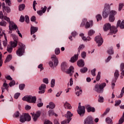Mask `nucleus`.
<instances>
[{"instance_id": "obj_5", "label": "nucleus", "mask_w": 124, "mask_h": 124, "mask_svg": "<svg viewBox=\"0 0 124 124\" xmlns=\"http://www.w3.org/2000/svg\"><path fill=\"white\" fill-rule=\"evenodd\" d=\"M51 59L52 60L54 63L52 61H50L48 62L50 67H53L54 65L57 66L59 63V59H58V57L55 55H53L51 56Z\"/></svg>"}, {"instance_id": "obj_31", "label": "nucleus", "mask_w": 124, "mask_h": 124, "mask_svg": "<svg viewBox=\"0 0 124 124\" xmlns=\"http://www.w3.org/2000/svg\"><path fill=\"white\" fill-rule=\"evenodd\" d=\"M3 12H7V13H10V12L11 11V10L10 9V8L9 7H6L4 9H3Z\"/></svg>"}, {"instance_id": "obj_33", "label": "nucleus", "mask_w": 124, "mask_h": 124, "mask_svg": "<svg viewBox=\"0 0 124 124\" xmlns=\"http://www.w3.org/2000/svg\"><path fill=\"white\" fill-rule=\"evenodd\" d=\"M124 87L122 89L120 94L117 96V98H122V97L124 96Z\"/></svg>"}, {"instance_id": "obj_13", "label": "nucleus", "mask_w": 124, "mask_h": 124, "mask_svg": "<svg viewBox=\"0 0 124 124\" xmlns=\"http://www.w3.org/2000/svg\"><path fill=\"white\" fill-rule=\"evenodd\" d=\"M84 124H93V119L92 116L87 117L84 122Z\"/></svg>"}, {"instance_id": "obj_1", "label": "nucleus", "mask_w": 124, "mask_h": 124, "mask_svg": "<svg viewBox=\"0 0 124 124\" xmlns=\"http://www.w3.org/2000/svg\"><path fill=\"white\" fill-rule=\"evenodd\" d=\"M103 29L104 31H109V30H110V32L108 33L109 35L115 34V33H117L118 32L117 28L114 26L112 27L110 23H106L105 24Z\"/></svg>"}, {"instance_id": "obj_34", "label": "nucleus", "mask_w": 124, "mask_h": 124, "mask_svg": "<svg viewBox=\"0 0 124 124\" xmlns=\"http://www.w3.org/2000/svg\"><path fill=\"white\" fill-rule=\"evenodd\" d=\"M62 68L63 69H66L67 68V63L66 62H63L61 64Z\"/></svg>"}, {"instance_id": "obj_20", "label": "nucleus", "mask_w": 124, "mask_h": 124, "mask_svg": "<svg viewBox=\"0 0 124 124\" xmlns=\"http://www.w3.org/2000/svg\"><path fill=\"white\" fill-rule=\"evenodd\" d=\"M66 73L67 74H69L70 76H72V75L74 73V67L71 66L69 69L67 71Z\"/></svg>"}, {"instance_id": "obj_63", "label": "nucleus", "mask_w": 124, "mask_h": 124, "mask_svg": "<svg viewBox=\"0 0 124 124\" xmlns=\"http://www.w3.org/2000/svg\"><path fill=\"white\" fill-rule=\"evenodd\" d=\"M25 22L27 24H29V23L30 22V18L29 17V16H25Z\"/></svg>"}, {"instance_id": "obj_19", "label": "nucleus", "mask_w": 124, "mask_h": 124, "mask_svg": "<svg viewBox=\"0 0 124 124\" xmlns=\"http://www.w3.org/2000/svg\"><path fill=\"white\" fill-rule=\"evenodd\" d=\"M78 57H79V54H75L73 57L71 58L70 62H77L78 60Z\"/></svg>"}, {"instance_id": "obj_27", "label": "nucleus", "mask_w": 124, "mask_h": 124, "mask_svg": "<svg viewBox=\"0 0 124 124\" xmlns=\"http://www.w3.org/2000/svg\"><path fill=\"white\" fill-rule=\"evenodd\" d=\"M63 106L65 109H72V107H71V105L69 104L68 102H66L64 105Z\"/></svg>"}, {"instance_id": "obj_50", "label": "nucleus", "mask_w": 124, "mask_h": 124, "mask_svg": "<svg viewBox=\"0 0 124 124\" xmlns=\"http://www.w3.org/2000/svg\"><path fill=\"white\" fill-rule=\"evenodd\" d=\"M38 68H39L40 69V71H42V70H44V67H43V64H40L38 66Z\"/></svg>"}, {"instance_id": "obj_48", "label": "nucleus", "mask_w": 124, "mask_h": 124, "mask_svg": "<svg viewBox=\"0 0 124 124\" xmlns=\"http://www.w3.org/2000/svg\"><path fill=\"white\" fill-rule=\"evenodd\" d=\"M70 121H71V119H70V120L67 119V120H65V121H62L61 123V124H69V122H70Z\"/></svg>"}, {"instance_id": "obj_4", "label": "nucleus", "mask_w": 124, "mask_h": 124, "mask_svg": "<svg viewBox=\"0 0 124 124\" xmlns=\"http://www.w3.org/2000/svg\"><path fill=\"white\" fill-rule=\"evenodd\" d=\"M19 47L18 50H16V55H17L18 57H22L25 53L26 45H24L23 43H19Z\"/></svg>"}, {"instance_id": "obj_28", "label": "nucleus", "mask_w": 124, "mask_h": 124, "mask_svg": "<svg viewBox=\"0 0 124 124\" xmlns=\"http://www.w3.org/2000/svg\"><path fill=\"white\" fill-rule=\"evenodd\" d=\"M107 53L108 55H113L114 54V50H113V47H110L108 48L107 50Z\"/></svg>"}, {"instance_id": "obj_47", "label": "nucleus", "mask_w": 124, "mask_h": 124, "mask_svg": "<svg viewBox=\"0 0 124 124\" xmlns=\"http://www.w3.org/2000/svg\"><path fill=\"white\" fill-rule=\"evenodd\" d=\"M122 103V101L121 100H118L117 101H115V106H119L120 104Z\"/></svg>"}, {"instance_id": "obj_41", "label": "nucleus", "mask_w": 124, "mask_h": 124, "mask_svg": "<svg viewBox=\"0 0 124 124\" xmlns=\"http://www.w3.org/2000/svg\"><path fill=\"white\" fill-rule=\"evenodd\" d=\"M95 31L93 30H90L88 31V35H90V36H92L93 34H94Z\"/></svg>"}, {"instance_id": "obj_57", "label": "nucleus", "mask_w": 124, "mask_h": 124, "mask_svg": "<svg viewBox=\"0 0 124 124\" xmlns=\"http://www.w3.org/2000/svg\"><path fill=\"white\" fill-rule=\"evenodd\" d=\"M124 122V117L122 116L119 121V123L121 124H123Z\"/></svg>"}, {"instance_id": "obj_32", "label": "nucleus", "mask_w": 124, "mask_h": 124, "mask_svg": "<svg viewBox=\"0 0 124 124\" xmlns=\"http://www.w3.org/2000/svg\"><path fill=\"white\" fill-rule=\"evenodd\" d=\"M117 14V12L115 10L109 11V16H114Z\"/></svg>"}, {"instance_id": "obj_21", "label": "nucleus", "mask_w": 124, "mask_h": 124, "mask_svg": "<svg viewBox=\"0 0 124 124\" xmlns=\"http://www.w3.org/2000/svg\"><path fill=\"white\" fill-rule=\"evenodd\" d=\"M46 10H47V7L45 6L44 8L42 9V10H39L37 12V13L40 16H42L43 13H45L46 12Z\"/></svg>"}, {"instance_id": "obj_30", "label": "nucleus", "mask_w": 124, "mask_h": 124, "mask_svg": "<svg viewBox=\"0 0 124 124\" xmlns=\"http://www.w3.org/2000/svg\"><path fill=\"white\" fill-rule=\"evenodd\" d=\"M106 122L107 123V124H113V122L112 121V119H111L110 117H107L106 118Z\"/></svg>"}, {"instance_id": "obj_24", "label": "nucleus", "mask_w": 124, "mask_h": 124, "mask_svg": "<svg viewBox=\"0 0 124 124\" xmlns=\"http://www.w3.org/2000/svg\"><path fill=\"white\" fill-rule=\"evenodd\" d=\"M48 116H49V117H51L52 116H55V117H58V114L55 113V111H54L53 110L50 109L48 111Z\"/></svg>"}, {"instance_id": "obj_40", "label": "nucleus", "mask_w": 124, "mask_h": 124, "mask_svg": "<svg viewBox=\"0 0 124 124\" xmlns=\"http://www.w3.org/2000/svg\"><path fill=\"white\" fill-rule=\"evenodd\" d=\"M124 6V3H120L119 4V11H121L123 9V7Z\"/></svg>"}, {"instance_id": "obj_53", "label": "nucleus", "mask_w": 124, "mask_h": 124, "mask_svg": "<svg viewBox=\"0 0 124 124\" xmlns=\"http://www.w3.org/2000/svg\"><path fill=\"white\" fill-rule=\"evenodd\" d=\"M16 84L15 81V80H12L9 83V85L10 87H13V86H14Z\"/></svg>"}, {"instance_id": "obj_52", "label": "nucleus", "mask_w": 124, "mask_h": 124, "mask_svg": "<svg viewBox=\"0 0 124 124\" xmlns=\"http://www.w3.org/2000/svg\"><path fill=\"white\" fill-rule=\"evenodd\" d=\"M5 40L3 41V45L4 47H6L7 46V39H6V37H5Z\"/></svg>"}, {"instance_id": "obj_39", "label": "nucleus", "mask_w": 124, "mask_h": 124, "mask_svg": "<svg viewBox=\"0 0 124 124\" xmlns=\"http://www.w3.org/2000/svg\"><path fill=\"white\" fill-rule=\"evenodd\" d=\"M110 111V108H107L104 113L102 115V117H104L106 115H107V113H109Z\"/></svg>"}, {"instance_id": "obj_42", "label": "nucleus", "mask_w": 124, "mask_h": 124, "mask_svg": "<svg viewBox=\"0 0 124 124\" xmlns=\"http://www.w3.org/2000/svg\"><path fill=\"white\" fill-rule=\"evenodd\" d=\"M87 71H88V68L87 67H84L80 69V72H81V73H86Z\"/></svg>"}, {"instance_id": "obj_10", "label": "nucleus", "mask_w": 124, "mask_h": 124, "mask_svg": "<svg viewBox=\"0 0 124 124\" xmlns=\"http://www.w3.org/2000/svg\"><path fill=\"white\" fill-rule=\"evenodd\" d=\"M95 41L97 44V46H98V47L101 46L103 43V39L100 35L96 36L95 37Z\"/></svg>"}, {"instance_id": "obj_11", "label": "nucleus", "mask_w": 124, "mask_h": 124, "mask_svg": "<svg viewBox=\"0 0 124 124\" xmlns=\"http://www.w3.org/2000/svg\"><path fill=\"white\" fill-rule=\"evenodd\" d=\"M78 108V114H79L80 116H84V115L85 114V112H86V110H85V107L79 105Z\"/></svg>"}, {"instance_id": "obj_29", "label": "nucleus", "mask_w": 124, "mask_h": 124, "mask_svg": "<svg viewBox=\"0 0 124 124\" xmlns=\"http://www.w3.org/2000/svg\"><path fill=\"white\" fill-rule=\"evenodd\" d=\"M11 59H12V55H9L7 56L6 59L5 61V63L6 62H9L10 61H11Z\"/></svg>"}, {"instance_id": "obj_16", "label": "nucleus", "mask_w": 124, "mask_h": 124, "mask_svg": "<svg viewBox=\"0 0 124 124\" xmlns=\"http://www.w3.org/2000/svg\"><path fill=\"white\" fill-rule=\"evenodd\" d=\"M117 28H119V27L121 29V30H123L124 29V20L122 21V22L121 21V20H119L117 21Z\"/></svg>"}, {"instance_id": "obj_60", "label": "nucleus", "mask_w": 124, "mask_h": 124, "mask_svg": "<svg viewBox=\"0 0 124 124\" xmlns=\"http://www.w3.org/2000/svg\"><path fill=\"white\" fill-rule=\"evenodd\" d=\"M44 124H53V123H52V122H51L50 120H46L44 122Z\"/></svg>"}, {"instance_id": "obj_12", "label": "nucleus", "mask_w": 124, "mask_h": 124, "mask_svg": "<svg viewBox=\"0 0 124 124\" xmlns=\"http://www.w3.org/2000/svg\"><path fill=\"white\" fill-rule=\"evenodd\" d=\"M31 115H32V117H33V120L34 122H36L37 121V119L40 117V115H41V112L40 111H37L34 114V112L31 113Z\"/></svg>"}, {"instance_id": "obj_15", "label": "nucleus", "mask_w": 124, "mask_h": 124, "mask_svg": "<svg viewBox=\"0 0 124 124\" xmlns=\"http://www.w3.org/2000/svg\"><path fill=\"white\" fill-rule=\"evenodd\" d=\"M85 108L86 110H87V112L88 113H90V112H92V113H94V112H95V108H94L93 107H92L90 105H86Z\"/></svg>"}, {"instance_id": "obj_8", "label": "nucleus", "mask_w": 124, "mask_h": 124, "mask_svg": "<svg viewBox=\"0 0 124 124\" xmlns=\"http://www.w3.org/2000/svg\"><path fill=\"white\" fill-rule=\"evenodd\" d=\"M31 120V117L28 113H24L20 116V122L21 123H25V122H30Z\"/></svg>"}, {"instance_id": "obj_35", "label": "nucleus", "mask_w": 124, "mask_h": 124, "mask_svg": "<svg viewBox=\"0 0 124 124\" xmlns=\"http://www.w3.org/2000/svg\"><path fill=\"white\" fill-rule=\"evenodd\" d=\"M11 46L14 48L17 46V41H15L14 42H11Z\"/></svg>"}, {"instance_id": "obj_59", "label": "nucleus", "mask_w": 124, "mask_h": 124, "mask_svg": "<svg viewBox=\"0 0 124 124\" xmlns=\"http://www.w3.org/2000/svg\"><path fill=\"white\" fill-rule=\"evenodd\" d=\"M43 83L45 84H48L49 83V79L47 78H44L43 80Z\"/></svg>"}, {"instance_id": "obj_38", "label": "nucleus", "mask_w": 124, "mask_h": 124, "mask_svg": "<svg viewBox=\"0 0 124 124\" xmlns=\"http://www.w3.org/2000/svg\"><path fill=\"white\" fill-rule=\"evenodd\" d=\"M96 19H97V22L99 21H101L102 20V16L100 15H97L96 16Z\"/></svg>"}, {"instance_id": "obj_9", "label": "nucleus", "mask_w": 124, "mask_h": 124, "mask_svg": "<svg viewBox=\"0 0 124 124\" xmlns=\"http://www.w3.org/2000/svg\"><path fill=\"white\" fill-rule=\"evenodd\" d=\"M119 76H120V74L119 73V71L117 70H115V72H114V78H113L111 81V87L112 89H114L115 88L116 82H117V79L118 78H119Z\"/></svg>"}, {"instance_id": "obj_54", "label": "nucleus", "mask_w": 124, "mask_h": 124, "mask_svg": "<svg viewBox=\"0 0 124 124\" xmlns=\"http://www.w3.org/2000/svg\"><path fill=\"white\" fill-rule=\"evenodd\" d=\"M0 26H2V27H5L6 26V22L4 21H2L0 22Z\"/></svg>"}, {"instance_id": "obj_49", "label": "nucleus", "mask_w": 124, "mask_h": 124, "mask_svg": "<svg viewBox=\"0 0 124 124\" xmlns=\"http://www.w3.org/2000/svg\"><path fill=\"white\" fill-rule=\"evenodd\" d=\"M101 74V73H100V72H98V74L96 78V81H99V80H100V74Z\"/></svg>"}, {"instance_id": "obj_56", "label": "nucleus", "mask_w": 124, "mask_h": 124, "mask_svg": "<svg viewBox=\"0 0 124 124\" xmlns=\"http://www.w3.org/2000/svg\"><path fill=\"white\" fill-rule=\"evenodd\" d=\"M82 90H79V91H77V92L76 93V94L78 96H79L80 94H82Z\"/></svg>"}, {"instance_id": "obj_64", "label": "nucleus", "mask_w": 124, "mask_h": 124, "mask_svg": "<svg viewBox=\"0 0 124 124\" xmlns=\"http://www.w3.org/2000/svg\"><path fill=\"white\" fill-rule=\"evenodd\" d=\"M79 35H80V36H81V37L82 39H83V40H84V41L87 40V38L84 36V34L81 33L79 34Z\"/></svg>"}, {"instance_id": "obj_7", "label": "nucleus", "mask_w": 124, "mask_h": 124, "mask_svg": "<svg viewBox=\"0 0 124 124\" xmlns=\"http://www.w3.org/2000/svg\"><path fill=\"white\" fill-rule=\"evenodd\" d=\"M93 20H91L89 22V21L87 20V19L85 18L82 20L80 26L83 27V26H85L86 29H89L91 27H93Z\"/></svg>"}, {"instance_id": "obj_22", "label": "nucleus", "mask_w": 124, "mask_h": 124, "mask_svg": "<svg viewBox=\"0 0 124 124\" xmlns=\"http://www.w3.org/2000/svg\"><path fill=\"white\" fill-rule=\"evenodd\" d=\"M38 31V28L37 27H34L32 26V25L31 26V34H33L34 33H35L36 31Z\"/></svg>"}, {"instance_id": "obj_6", "label": "nucleus", "mask_w": 124, "mask_h": 124, "mask_svg": "<svg viewBox=\"0 0 124 124\" xmlns=\"http://www.w3.org/2000/svg\"><path fill=\"white\" fill-rule=\"evenodd\" d=\"M23 101H27L29 103H35L36 102V97L32 96H24L22 98Z\"/></svg>"}, {"instance_id": "obj_37", "label": "nucleus", "mask_w": 124, "mask_h": 124, "mask_svg": "<svg viewBox=\"0 0 124 124\" xmlns=\"http://www.w3.org/2000/svg\"><path fill=\"white\" fill-rule=\"evenodd\" d=\"M108 20L109 22H113L115 21V16H109L108 17Z\"/></svg>"}, {"instance_id": "obj_51", "label": "nucleus", "mask_w": 124, "mask_h": 124, "mask_svg": "<svg viewBox=\"0 0 124 124\" xmlns=\"http://www.w3.org/2000/svg\"><path fill=\"white\" fill-rule=\"evenodd\" d=\"M98 101H99V102L102 103V102H103L104 101V98H103V97L99 96V99H98Z\"/></svg>"}, {"instance_id": "obj_17", "label": "nucleus", "mask_w": 124, "mask_h": 124, "mask_svg": "<svg viewBox=\"0 0 124 124\" xmlns=\"http://www.w3.org/2000/svg\"><path fill=\"white\" fill-rule=\"evenodd\" d=\"M46 89V85L45 84H42L39 88V93H45V89Z\"/></svg>"}, {"instance_id": "obj_62", "label": "nucleus", "mask_w": 124, "mask_h": 124, "mask_svg": "<svg viewBox=\"0 0 124 124\" xmlns=\"http://www.w3.org/2000/svg\"><path fill=\"white\" fill-rule=\"evenodd\" d=\"M95 71H96V69L95 68L91 71V74L93 76H95Z\"/></svg>"}, {"instance_id": "obj_23", "label": "nucleus", "mask_w": 124, "mask_h": 124, "mask_svg": "<svg viewBox=\"0 0 124 124\" xmlns=\"http://www.w3.org/2000/svg\"><path fill=\"white\" fill-rule=\"evenodd\" d=\"M77 65L79 67H83L85 66V62H84V61L82 60L78 61L77 62Z\"/></svg>"}, {"instance_id": "obj_45", "label": "nucleus", "mask_w": 124, "mask_h": 124, "mask_svg": "<svg viewBox=\"0 0 124 124\" xmlns=\"http://www.w3.org/2000/svg\"><path fill=\"white\" fill-rule=\"evenodd\" d=\"M55 55H60L61 53V50H60V48H57L55 50Z\"/></svg>"}, {"instance_id": "obj_46", "label": "nucleus", "mask_w": 124, "mask_h": 124, "mask_svg": "<svg viewBox=\"0 0 124 124\" xmlns=\"http://www.w3.org/2000/svg\"><path fill=\"white\" fill-rule=\"evenodd\" d=\"M56 82V80H55V79H52L51 81V88H54V87H55V83Z\"/></svg>"}, {"instance_id": "obj_61", "label": "nucleus", "mask_w": 124, "mask_h": 124, "mask_svg": "<svg viewBox=\"0 0 124 124\" xmlns=\"http://www.w3.org/2000/svg\"><path fill=\"white\" fill-rule=\"evenodd\" d=\"M21 93H16L15 95H14V97L16 99H17L18 97H19Z\"/></svg>"}, {"instance_id": "obj_3", "label": "nucleus", "mask_w": 124, "mask_h": 124, "mask_svg": "<svg viewBox=\"0 0 124 124\" xmlns=\"http://www.w3.org/2000/svg\"><path fill=\"white\" fill-rule=\"evenodd\" d=\"M111 9V7L108 4H105V7L104 9V11H103L102 16L104 19H106L108 16H109V14L110 15V10Z\"/></svg>"}, {"instance_id": "obj_25", "label": "nucleus", "mask_w": 124, "mask_h": 124, "mask_svg": "<svg viewBox=\"0 0 124 124\" xmlns=\"http://www.w3.org/2000/svg\"><path fill=\"white\" fill-rule=\"evenodd\" d=\"M55 107H56V105L52 102H49V105L46 106V108H49V109H54Z\"/></svg>"}, {"instance_id": "obj_43", "label": "nucleus", "mask_w": 124, "mask_h": 124, "mask_svg": "<svg viewBox=\"0 0 124 124\" xmlns=\"http://www.w3.org/2000/svg\"><path fill=\"white\" fill-rule=\"evenodd\" d=\"M20 116V112L19 111H16L13 115L14 118H18Z\"/></svg>"}, {"instance_id": "obj_44", "label": "nucleus", "mask_w": 124, "mask_h": 124, "mask_svg": "<svg viewBox=\"0 0 124 124\" xmlns=\"http://www.w3.org/2000/svg\"><path fill=\"white\" fill-rule=\"evenodd\" d=\"M25 87H26V85L25 84H21L19 85V90H21V91H23L24 89H25Z\"/></svg>"}, {"instance_id": "obj_14", "label": "nucleus", "mask_w": 124, "mask_h": 124, "mask_svg": "<svg viewBox=\"0 0 124 124\" xmlns=\"http://www.w3.org/2000/svg\"><path fill=\"white\" fill-rule=\"evenodd\" d=\"M8 84L7 83H6V81L4 82L2 86V87H1V93L2 94L3 93H4V92H5V90H6V91L7 92H8Z\"/></svg>"}, {"instance_id": "obj_55", "label": "nucleus", "mask_w": 124, "mask_h": 124, "mask_svg": "<svg viewBox=\"0 0 124 124\" xmlns=\"http://www.w3.org/2000/svg\"><path fill=\"white\" fill-rule=\"evenodd\" d=\"M86 56H87V53H86V52L83 51L81 53V58H82V59H85Z\"/></svg>"}, {"instance_id": "obj_58", "label": "nucleus", "mask_w": 124, "mask_h": 124, "mask_svg": "<svg viewBox=\"0 0 124 124\" xmlns=\"http://www.w3.org/2000/svg\"><path fill=\"white\" fill-rule=\"evenodd\" d=\"M7 50L8 53H11L12 52V50H13V48L11 46L10 47L7 46Z\"/></svg>"}, {"instance_id": "obj_26", "label": "nucleus", "mask_w": 124, "mask_h": 124, "mask_svg": "<svg viewBox=\"0 0 124 124\" xmlns=\"http://www.w3.org/2000/svg\"><path fill=\"white\" fill-rule=\"evenodd\" d=\"M73 116V114L71 113V112L68 111L66 115H65V117L68 119V120H71V117Z\"/></svg>"}, {"instance_id": "obj_36", "label": "nucleus", "mask_w": 124, "mask_h": 124, "mask_svg": "<svg viewBox=\"0 0 124 124\" xmlns=\"http://www.w3.org/2000/svg\"><path fill=\"white\" fill-rule=\"evenodd\" d=\"M25 4H22L19 6V11H22V10H24L25 9Z\"/></svg>"}, {"instance_id": "obj_2", "label": "nucleus", "mask_w": 124, "mask_h": 124, "mask_svg": "<svg viewBox=\"0 0 124 124\" xmlns=\"http://www.w3.org/2000/svg\"><path fill=\"white\" fill-rule=\"evenodd\" d=\"M105 87H106V83L105 82L101 83L100 85L96 84L94 88V91L97 92V93H102L103 91H104Z\"/></svg>"}, {"instance_id": "obj_18", "label": "nucleus", "mask_w": 124, "mask_h": 124, "mask_svg": "<svg viewBox=\"0 0 124 124\" xmlns=\"http://www.w3.org/2000/svg\"><path fill=\"white\" fill-rule=\"evenodd\" d=\"M9 27L10 31H11V30L15 31V30L18 29V27L16 26V24H15V23L12 21L10 22Z\"/></svg>"}]
</instances>
